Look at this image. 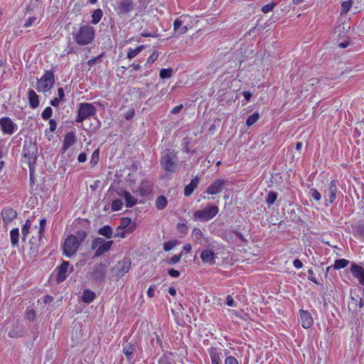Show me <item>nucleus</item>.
Segmentation results:
<instances>
[{
	"mask_svg": "<svg viewBox=\"0 0 364 364\" xmlns=\"http://www.w3.org/2000/svg\"><path fill=\"white\" fill-rule=\"evenodd\" d=\"M87 236V232L83 230L77 231L75 235H68L62 245L63 254L67 257H71L76 253Z\"/></svg>",
	"mask_w": 364,
	"mask_h": 364,
	"instance_id": "nucleus-1",
	"label": "nucleus"
},
{
	"mask_svg": "<svg viewBox=\"0 0 364 364\" xmlns=\"http://www.w3.org/2000/svg\"><path fill=\"white\" fill-rule=\"evenodd\" d=\"M72 36L77 45L87 46L95 40V29L89 24H81L77 30L73 31Z\"/></svg>",
	"mask_w": 364,
	"mask_h": 364,
	"instance_id": "nucleus-2",
	"label": "nucleus"
},
{
	"mask_svg": "<svg viewBox=\"0 0 364 364\" xmlns=\"http://www.w3.org/2000/svg\"><path fill=\"white\" fill-rule=\"evenodd\" d=\"M177 152L173 149H166L161 153L160 165L166 172L174 173L177 171Z\"/></svg>",
	"mask_w": 364,
	"mask_h": 364,
	"instance_id": "nucleus-3",
	"label": "nucleus"
},
{
	"mask_svg": "<svg viewBox=\"0 0 364 364\" xmlns=\"http://www.w3.org/2000/svg\"><path fill=\"white\" fill-rule=\"evenodd\" d=\"M55 82L54 71L46 70L43 75L37 80L36 89L40 92L46 93L50 91Z\"/></svg>",
	"mask_w": 364,
	"mask_h": 364,
	"instance_id": "nucleus-4",
	"label": "nucleus"
},
{
	"mask_svg": "<svg viewBox=\"0 0 364 364\" xmlns=\"http://www.w3.org/2000/svg\"><path fill=\"white\" fill-rule=\"evenodd\" d=\"M114 242L112 240H105L99 237L93 238L91 243V249L95 250L94 257H98L108 252L112 246Z\"/></svg>",
	"mask_w": 364,
	"mask_h": 364,
	"instance_id": "nucleus-5",
	"label": "nucleus"
},
{
	"mask_svg": "<svg viewBox=\"0 0 364 364\" xmlns=\"http://www.w3.org/2000/svg\"><path fill=\"white\" fill-rule=\"evenodd\" d=\"M97 109L92 103L82 102L79 105L75 122L82 123L88 117L95 115Z\"/></svg>",
	"mask_w": 364,
	"mask_h": 364,
	"instance_id": "nucleus-6",
	"label": "nucleus"
},
{
	"mask_svg": "<svg viewBox=\"0 0 364 364\" xmlns=\"http://www.w3.org/2000/svg\"><path fill=\"white\" fill-rule=\"evenodd\" d=\"M219 212L216 205H210L203 210H196L193 213V218L200 221H208L213 219Z\"/></svg>",
	"mask_w": 364,
	"mask_h": 364,
	"instance_id": "nucleus-7",
	"label": "nucleus"
},
{
	"mask_svg": "<svg viewBox=\"0 0 364 364\" xmlns=\"http://www.w3.org/2000/svg\"><path fill=\"white\" fill-rule=\"evenodd\" d=\"M132 220L129 218H122L120 225L117 227V231L122 230V233H115L114 237L124 238L126 233H132L135 230V224L131 225Z\"/></svg>",
	"mask_w": 364,
	"mask_h": 364,
	"instance_id": "nucleus-8",
	"label": "nucleus"
},
{
	"mask_svg": "<svg viewBox=\"0 0 364 364\" xmlns=\"http://www.w3.org/2000/svg\"><path fill=\"white\" fill-rule=\"evenodd\" d=\"M106 274V266L102 263H98L93 266L89 272L90 277L95 282H102Z\"/></svg>",
	"mask_w": 364,
	"mask_h": 364,
	"instance_id": "nucleus-9",
	"label": "nucleus"
},
{
	"mask_svg": "<svg viewBox=\"0 0 364 364\" xmlns=\"http://www.w3.org/2000/svg\"><path fill=\"white\" fill-rule=\"evenodd\" d=\"M338 192L337 182L336 180H332L328 184V186L324 192V198H326V206H328L334 203L336 199V194Z\"/></svg>",
	"mask_w": 364,
	"mask_h": 364,
	"instance_id": "nucleus-10",
	"label": "nucleus"
},
{
	"mask_svg": "<svg viewBox=\"0 0 364 364\" xmlns=\"http://www.w3.org/2000/svg\"><path fill=\"white\" fill-rule=\"evenodd\" d=\"M130 268V259L123 258L117 263V264L113 267L112 271L114 272L117 277H122L129 271Z\"/></svg>",
	"mask_w": 364,
	"mask_h": 364,
	"instance_id": "nucleus-11",
	"label": "nucleus"
},
{
	"mask_svg": "<svg viewBox=\"0 0 364 364\" xmlns=\"http://www.w3.org/2000/svg\"><path fill=\"white\" fill-rule=\"evenodd\" d=\"M189 18L187 15H182L177 18L173 22L174 31L179 35L186 33L189 28L187 24Z\"/></svg>",
	"mask_w": 364,
	"mask_h": 364,
	"instance_id": "nucleus-12",
	"label": "nucleus"
},
{
	"mask_svg": "<svg viewBox=\"0 0 364 364\" xmlns=\"http://www.w3.org/2000/svg\"><path fill=\"white\" fill-rule=\"evenodd\" d=\"M36 151L37 148L35 145L30 144L28 146L26 145L23 146L22 155L25 159H26V163L28 166L35 165L36 160Z\"/></svg>",
	"mask_w": 364,
	"mask_h": 364,
	"instance_id": "nucleus-13",
	"label": "nucleus"
},
{
	"mask_svg": "<svg viewBox=\"0 0 364 364\" xmlns=\"http://www.w3.org/2000/svg\"><path fill=\"white\" fill-rule=\"evenodd\" d=\"M0 129L3 134L11 135L17 129L16 124L9 117L0 118Z\"/></svg>",
	"mask_w": 364,
	"mask_h": 364,
	"instance_id": "nucleus-14",
	"label": "nucleus"
},
{
	"mask_svg": "<svg viewBox=\"0 0 364 364\" xmlns=\"http://www.w3.org/2000/svg\"><path fill=\"white\" fill-rule=\"evenodd\" d=\"M134 6L132 0H118L115 11L119 15H125L132 11Z\"/></svg>",
	"mask_w": 364,
	"mask_h": 364,
	"instance_id": "nucleus-15",
	"label": "nucleus"
},
{
	"mask_svg": "<svg viewBox=\"0 0 364 364\" xmlns=\"http://www.w3.org/2000/svg\"><path fill=\"white\" fill-rule=\"evenodd\" d=\"M226 181L223 178L214 181L207 188L205 193L208 195H217L222 192L226 184Z\"/></svg>",
	"mask_w": 364,
	"mask_h": 364,
	"instance_id": "nucleus-16",
	"label": "nucleus"
},
{
	"mask_svg": "<svg viewBox=\"0 0 364 364\" xmlns=\"http://www.w3.org/2000/svg\"><path fill=\"white\" fill-rule=\"evenodd\" d=\"M208 353L211 360V364H222L223 349L219 347L210 346Z\"/></svg>",
	"mask_w": 364,
	"mask_h": 364,
	"instance_id": "nucleus-17",
	"label": "nucleus"
},
{
	"mask_svg": "<svg viewBox=\"0 0 364 364\" xmlns=\"http://www.w3.org/2000/svg\"><path fill=\"white\" fill-rule=\"evenodd\" d=\"M76 142V134L75 132H70L65 134L61 147L62 153H65L69 148Z\"/></svg>",
	"mask_w": 364,
	"mask_h": 364,
	"instance_id": "nucleus-18",
	"label": "nucleus"
},
{
	"mask_svg": "<svg viewBox=\"0 0 364 364\" xmlns=\"http://www.w3.org/2000/svg\"><path fill=\"white\" fill-rule=\"evenodd\" d=\"M4 225H7L17 216L16 211L10 207H5L1 213Z\"/></svg>",
	"mask_w": 364,
	"mask_h": 364,
	"instance_id": "nucleus-19",
	"label": "nucleus"
},
{
	"mask_svg": "<svg viewBox=\"0 0 364 364\" xmlns=\"http://www.w3.org/2000/svg\"><path fill=\"white\" fill-rule=\"evenodd\" d=\"M350 272L361 285H364V268L362 266L356 263H352Z\"/></svg>",
	"mask_w": 364,
	"mask_h": 364,
	"instance_id": "nucleus-20",
	"label": "nucleus"
},
{
	"mask_svg": "<svg viewBox=\"0 0 364 364\" xmlns=\"http://www.w3.org/2000/svg\"><path fill=\"white\" fill-rule=\"evenodd\" d=\"M70 265L69 262L63 261V263L56 268L57 276L56 281L58 283L64 282L67 278V272Z\"/></svg>",
	"mask_w": 364,
	"mask_h": 364,
	"instance_id": "nucleus-21",
	"label": "nucleus"
},
{
	"mask_svg": "<svg viewBox=\"0 0 364 364\" xmlns=\"http://www.w3.org/2000/svg\"><path fill=\"white\" fill-rule=\"evenodd\" d=\"M299 316L301 326L304 328H310L314 323V319L311 314L308 311L299 310Z\"/></svg>",
	"mask_w": 364,
	"mask_h": 364,
	"instance_id": "nucleus-22",
	"label": "nucleus"
},
{
	"mask_svg": "<svg viewBox=\"0 0 364 364\" xmlns=\"http://www.w3.org/2000/svg\"><path fill=\"white\" fill-rule=\"evenodd\" d=\"M118 195L124 199L127 208H132L138 203L137 199L132 196L128 191L122 190L118 193Z\"/></svg>",
	"mask_w": 364,
	"mask_h": 364,
	"instance_id": "nucleus-23",
	"label": "nucleus"
},
{
	"mask_svg": "<svg viewBox=\"0 0 364 364\" xmlns=\"http://www.w3.org/2000/svg\"><path fill=\"white\" fill-rule=\"evenodd\" d=\"M135 350V346L132 342L127 341L124 343H123L122 351L125 355L126 359L127 360L131 361L132 360Z\"/></svg>",
	"mask_w": 364,
	"mask_h": 364,
	"instance_id": "nucleus-24",
	"label": "nucleus"
},
{
	"mask_svg": "<svg viewBox=\"0 0 364 364\" xmlns=\"http://www.w3.org/2000/svg\"><path fill=\"white\" fill-rule=\"evenodd\" d=\"M137 192L141 197H146L152 192V186L149 181L144 180L139 186Z\"/></svg>",
	"mask_w": 364,
	"mask_h": 364,
	"instance_id": "nucleus-25",
	"label": "nucleus"
},
{
	"mask_svg": "<svg viewBox=\"0 0 364 364\" xmlns=\"http://www.w3.org/2000/svg\"><path fill=\"white\" fill-rule=\"evenodd\" d=\"M200 259L205 264H214L215 263L214 252L212 250H204L200 254Z\"/></svg>",
	"mask_w": 364,
	"mask_h": 364,
	"instance_id": "nucleus-26",
	"label": "nucleus"
},
{
	"mask_svg": "<svg viewBox=\"0 0 364 364\" xmlns=\"http://www.w3.org/2000/svg\"><path fill=\"white\" fill-rule=\"evenodd\" d=\"M199 181L200 178L198 176H195L194 178H193L187 186H186L184 188V196L186 197L191 196L198 187Z\"/></svg>",
	"mask_w": 364,
	"mask_h": 364,
	"instance_id": "nucleus-27",
	"label": "nucleus"
},
{
	"mask_svg": "<svg viewBox=\"0 0 364 364\" xmlns=\"http://www.w3.org/2000/svg\"><path fill=\"white\" fill-rule=\"evenodd\" d=\"M28 100L29 102V106L32 109L37 108L40 105L38 95L32 89L28 90Z\"/></svg>",
	"mask_w": 364,
	"mask_h": 364,
	"instance_id": "nucleus-28",
	"label": "nucleus"
},
{
	"mask_svg": "<svg viewBox=\"0 0 364 364\" xmlns=\"http://www.w3.org/2000/svg\"><path fill=\"white\" fill-rule=\"evenodd\" d=\"M352 232L355 237L356 238H363L364 237V223H358L354 225L351 226Z\"/></svg>",
	"mask_w": 364,
	"mask_h": 364,
	"instance_id": "nucleus-29",
	"label": "nucleus"
},
{
	"mask_svg": "<svg viewBox=\"0 0 364 364\" xmlns=\"http://www.w3.org/2000/svg\"><path fill=\"white\" fill-rule=\"evenodd\" d=\"M95 298L96 294L93 291L87 289L83 291L81 299L83 303L90 304L92 302Z\"/></svg>",
	"mask_w": 364,
	"mask_h": 364,
	"instance_id": "nucleus-30",
	"label": "nucleus"
},
{
	"mask_svg": "<svg viewBox=\"0 0 364 364\" xmlns=\"http://www.w3.org/2000/svg\"><path fill=\"white\" fill-rule=\"evenodd\" d=\"M168 204V200L164 196L160 195L157 196L155 201V206L158 210H164Z\"/></svg>",
	"mask_w": 364,
	"mask_h": 364,
	"instance_id": "nucleus-31",
	"label": "nucleus"
},
{
	"mask_svg": "<svg viewBox=\"0 0 364 364\" xmlns=\"http://www.w3.org/2000/svg\"><path fill=\"white\" fill-rule=\"evenodd\" d=\"M103 16V11L101 9L94 10L91 14V23L94 25L97 24Z\"/></svg>",
	"mask_w": 364,
	"mask_h": 364,
	"instance_id": "nucleus-32",
	"label": "nucleus"
},
{
	"mask_svg": "<svg viewBox=\"0 0 364 364\" xmlns=\"http://www.w3.org/2000/svg\"><path fill=\"white\" fill-rule=\"evenodd\" d=\"M145 48L144 45H140L135 48H129L127 51V57L129 59H132L136 57L139 53H141Z\"/></svg>",
	"mask_w": 364,
	"mask_h": 364,
	"instance_id": "nucleus-33",
	"label": "nucleus"
},
{
	"mask_svg": "<svg viewBox=\"0 0 364 364\" xmlns=\"http://www.w3.org/2000/svg\"><path fill=\"white\" fill-rule=\"evenodd\" d=\"M11 243L13 247L16 246L19 241L18 228H14L10 231Z\"/></svg>",
	"mask_w": 364,
	"mask_h": 364,
	"instance_id": "nucleus-34",
	"label": "nucleus"
},
{
	"mask_svg": "<svg viewBox=\"0 0 364 364\" xmlns=\"http://www.w3.org/2000/svg\"><path fill=\"white\" fill-rule=\"evenodd\" d=\"M98 233L107 239H110L112 237V228L109 225H104L99 229Z\"/></svg>",
	"mask_w": 364,
	"mask_h": 364,
	"instance_id": "nucleus-35",
	"label": "nucleus"
},
{
	"mask_svg": "<svg viewBox=\"0 0 364 364\" xmlns=\"http://www.w3.org/2000/svg\"><path fill=\"white\" fill-rule=\"evenodd\" d=\"M172 353L163 354L158 360V364H172Z\"/></svg>",
	"mask_w": 364,
	"mask_h": 364,
	"instance_id": "nucleus-36",
	"label": "nucleus"
},
{
	"mask_svg": "<svg viewBox=\"0 0 364 364\" xmlns=\"http://www.w3.org/2000/svg\"><path fill=\"white\" fill-rule=\"evenodd\" d=\"M349 260L346 259H337L334 262L333 268L335 269H343L349 264Z\"/></svg>",
	"mask_w": 364,
	"mask_h": 364,
	"instance_id": "nucleus-37",
	"label": "nucleus"
},
{
	"mask_svg": "<svg viewBox=\"0 0 364 364\" xmlns=\"http://www.w3.org/2000/svg\"><path fill=\"white\" fill-rule=\"evenodd\" d=\"M99 158H100V150H99V149H97L92 152L90 160V164L92 168H94L97 166V164H98V161H99Z\"/></svg>",
	"mask_w": 364,
	"mask_h": 364,
	"instance_id": "nucleus-38",
	"label": "nucleus"
},
{
	"mask_svg": "<svg viewBox=\"0 0 364 364\" xmlns=\"http://www.w3.org/2000/svg\"><path fill=\"white\" fill-rule=\"evenodd\" d=\"M259 114L257 112H254L250 116H249L246 121V124L248 127L252 126L255 124L259 119Z\"/></svg>",
	"mask_w": 364,
	"mask_h": 364,
	"instance_id": "nucleus-39",
	"label": "nucleus"
},
{
	"mask_svg": "<svg viewBox=\"0 0 364 364\" xmlns=\"http://www.w3.org/2000/svg\"><path fill=\"white\" fill-rule=\"evenodd\" d=\"M277 198V193L274 191H269L266 198V203L270 207L272 205Z\"/></svg>",
	"mask_w": 364,
	"mask_h": 364,
	"instance_id": "nucleus-40",
	"label": "nucleus"
},
{
	"mask_svg": "<svg viewBox=\"0 0 364 364\" xmlns=\"http://www.w3.org/2000/svg\"><path fill=\"white\" fill-rule=\"evenodd\" d=\"M173 75V69L169 68H162L159 71V77L161 79H168L170 78Z\"/></svg>",
	"mask_w": 364,
	"mask_h": 364,
	"instance_id": "nucleus-41",
	"label": "nucleus"
},
{
	"mask_svg": "<svg viewBox=\"0 0 364 364\" xmlns=\"http://www.w3.org/2000/svg\"><path fill=\"white\" fill-rule=\"evenodd\" d=\"M31 225V220L29 219H27L21 228L23 240H25L26 236L28 235Z\"/></svg>",
	"mask_w": 364,
	"mask_h": 364,
	"instance_id": "nucleus-42",
	"label": "nucleus"
},
{
	"mask_svg": "<svg viewBox=\"0 0 364 364\" xmlns=\"http://www.w3.org/2000/svg\"><path fill=\"white\" fill-rule=\"evenodd\" d=\"M159 53L157 51H154L149 57L147 58L146 62L144 65L146 68H149L158 58Z\"/></svg>",
	"mask_w": 364,
	"mask_h": 364,
	"instance_id": "nucleus-43",
	"label": "nucleus"
},
{
	"mask_svg": "<svg viewBox=\"0 0 364 364\" xmlns=\"http://www.w3.org/2000/svg\"><path fill=\"white\" fill-rule=\"evenodd\" d=\"M123 207V203L119 199H114L111 203V209L112 211H119L122 210Z\"/></svg>",
	"mask_w": 364,
	"mask_h": 364,
	"instance_id": "nucleus-44",
	"label": "nucleus"
},
{
	"mask_svg": "<svg viewBox=\"0 0 364 364\" xmlns=\"http://www.w3.org/2000/svg\"><path fill=\"white\" fill-rule=\"evenodd\" d=\"M309 196L316 201H319L321 199V195L316 188H311L309 191Z\"/></svg>",
	"mask_w": 364,
	"mask_h": 364,
	"instance_id": "nucleus-45",
	"label": "nucleus"
},
{
	"mask_svg": "<svg viewBox=\"0 0 364 364\" xmlns=\"http://www.w3.org/2000/svg\"><path fill=\"white\" fill-rule=\"evenodd\" d=\"M192 234L195 239V241L198 242H201L203 234L200 228H193Z\"/></svg>",
	"mask_w": 364,
	"mask_h": 364,
	"instance_id": "nucleus-46",
	"label": "nucleus"
},
{
	"mask_svg": "<svg viewBox=\"0 0 364 364\" xmlns=\"http://www.w3.org/2000/svg\"><path fill=\"white\" fill-rule=\"evenodd\" d=\"M353 2L351 0L343 1L341 4V14H346L350 9Z\"/></svg>",
	"mask_w": 364,
	"mask_h": 364,
	"instance_id": "nucleus-47",
	"label": "nucleus"
},
{
	"mask_svg": "<svg viewBox=\"0 0 364 364\" xmlns=\"http://www.w3.org/2000/svg\"><path fill=\"white\" fill-rule=\"evenodd\" d=\"M53 114V109L50 107H46L41 113V117L44 120L50 119Z\"/></svg>",
	"mask_w": 364,
	"mask_h": 364,
	"instance_id": "nucleus-48",
	"label": "nucleus"
},
{
	"mask_svg": "<svg viewBox=\"0 0 364 364\" xmlns=\"http://www.w3.org/2000/svg\"><path fill=\"white\" fill-rule=\"evenodd\" d=\"M46 225V218H42L40 220V224H39V230H38L39 240H41V238L44 235V231H45Z\"/></svg>",
	"mask_w": 364,
	"mask_h": 364,
	"instance_id": "nucleus-49",
	"label": "nucleus"
},
{
	"mask_svg": "<svg viewBox=\"0 0 364 364\" xmlns=\"http://www.w3.org/2000/svg\"><path fill=\"white\" fill-rule=\"evenodd\" d=\"M181 257H182V252H181L179 255H174L171 258L167 259L166 262L168 264H175L180 261Z\"/></svg>",
	"mask_w": 364,
	"mask_h": 364,
	"instance_id": "nucleus-50",
	"label": "nucleus"
},
{
	"mask_svg": "<svg viewBox=\"0 0 364 364\" xmlns=\"http://www.w3.org/2000/svg\"><path fill=\"white\" fill-rule=\"evenodd\" d=\"M275 6H276V4L274 2H273V1L270 2V3L262 6V11L264 14H267L269 11H273Z\"/></svg>",
	"mask_w": 364,
	"mask_h": 364,
	"instance_id": "nucleus-51",
	"label": "nucleus"
},
{
	"mask_svg": "<svg viewBox=\"0 0 364 364\" xmlns=\"http://www.w3.org/2000/svg\"><path fill=\"white\" fill-rule=\"evenodd\" d=\"M176 230L183 235L188 233V226L185 223H178L176 226Z\"/></svg>",
	"mask_w": 364,
	"mask_h": 364,
	"instance_id": "nucleus-52",
	"label": "nucleus"
},
{
	"mask_svg": "<svg viewBox=\"0 0 364 364\" xmlns=\"http://www.w3.org/2000/svg\"><path fill=\"white\" fill-rule=\"evenodd\" d=\"M176 245V242L173 240L168 241L164 244V250L165 252L171 250Z\"/></svg>",
	"mask_w": 364,
	"mask_h": 364,
	"instance_id": "nucleus-53",
	"label": "nucleus"
},
{
	"mask_svg": "<svg viewBox=\"0 0 364 364\" xmlns=\"http://www.w3.org/2000/svg\"><path fill=\"white\" fill-rule=\"evenodd\" d=\"M103 55L104 53H101L100 55H98L97 57L95 58H92L91 59H90L87 62V64L90 66V67H92L95 64L97 63V62L100 60L102 57H103Z\"/></svg>",
	"mask_w": 364,
	"mask_h": 364,
	"instance_id": "nucleus-54",
	"label": "nucleus"
},
{
	"mask_svg": "<svg viewBox=\"0 0 364 364\" xmlns=\"http://www.w3.org/2000/svg\"><path fill=\"white\" fill-rule=\"evenodd\" d=\"M36 21V18L35 16H31L28 18L23 24L24 28H28L33 25Z\"/></svg>",
	"mask_w": 364,
	"mask_h": 364,
	"instance_id": "nucleus-55",
	"label": "nucleus"
},
{
	"mask_svg": "<svg viewBox=\"0 0 364 364\" xmlns=\"http://www.w3.org/2000/svg\"><path fill=\"white\" fill-rule=\"evenodd\" d=\"M225 364H239V363L234 356L228 355L225 359Z\"/></svg>",
	"mask_w": 364,
	"mask_h": 364,
	"instance_id": "nucleus-56",
	"label": "nucleus"
},
{
	"mask_svg": "<svg viewBox=\"0 0 364 364\" xmlns=\"http://www.w3.org/2000/svg\"><path fill=\"white\" fill-rule=\"evenodd\" d=\"M307 273H308V276H307L308 279H309L312 282L318 284L317 279L314 277V274L312 269H308Z\"/></svg>",
	"mask_w": 364,
	"mask_h": 364,
	"instance_id": "nucleus-57",
	"label": "nucleus"
},
{
	"mask_svg": "<svg viewBox=\"0 0 364 364\" xmlns=\"http://www.w3.org/2000/svg\"><path fill=\"white\" fill-rule=\"evenodd\" d=\"M29 168V177H30V182L31 184L34 183L35 177H34V165L33 166H28Z\"/></svg>",
	"mask_w": 364,
	"mask_h": 364,
	"instance_id": "nucleus-58",
	"label": "nucleus"
},
{
	"mask_svg": "<svg viewBox=\"0 0 364 364\" xmlns=\"http://www.w3.org/2000/svg\"><path fill=\"white\" fill-rule=\"evenodd\" d=\"M48 124H49L50 132H53L55 131V129L57 128V122L55 119H50L49 122H48Z\"/></svg>",
	"mask_w": 364,
	"mask_h": 364,
	"instance_id": "nucleus-59",
	"label": "nucleus"
},
{
	"mask_svg": "<svg viewBox=\"0 0 364 364\" xmlns=\"http://www.w3.org/2000/svg\"><path fill=\"white\" fill-rule=\"evenodd\" d=\"M135 114V111L133 108L129 109L124 114V117L127 120L132 119Z\"/></svg>",
	"mask_w": 364,
	"mask_h": 364,
	"instance_id": "nucleus-60",
	"label": "nucleus"
},
{
	"mask_svg": "<svg viewBox=\"0 0 364 364\" xmlns=\"http://www.w3.org/2000/svg\"><path fill=\"white\" fill-rule=\"evenodd\" d=\"M168 274L171 277H178L180 276V272L174 269H169Z\"/></svg>",
	"mask_w": 364,
	"mask_h": 364,
	"instance_id": "nucleus-61",
	"label": "nucleus"
},
{
	"mask_svg": "<svg viewBox=\"0 0 364 364\" xmlns=\"http://www.w3.org/2000/svg\"><path fill=\"white\" fill-rule=\"evenodd\" d=\"M87 161V154L85 152H82L77 156V161L79 163H84Z\"/></svg>",
	"mask_w": 364,
	"mask_h": 364,
	"instance_id": "nucleus-62",
	"label": "nucleus"
},
{
	"mask_svg": "<svg viewBox=\"0 0 364 364\" xmlns=\"http://www.w3.org/2000/svg\"><path fill=\"white\" fill-rule=\"evenodd\" d=\"M183 105L182 104L177 105V106L173 107V109L171 110V113L173 114H178L181 112V110L183 109Z\"/></svg>",
	"mask_w": 364,
	"mask_h": 364,
	"instance_id": "nucleus-63",
	"label": "nucleus"
},
{
	"mask_svg": "<svg viewBox=\"0 0 364 364\" xmlns=\"http://www.w3.org/2000/svg\"><path fill=\"white\" fill-rule=\"evenodd\" d=\"M61 100H62L58 98V97H55V98H53V100H50V104L53 107H57L59 106Z\"/></svg>",
	"mask_w": 364,
	"mask_h": 364,
	"instance_id": "nucleus-64",
	"label": "nucleus"
}]
</instances>
